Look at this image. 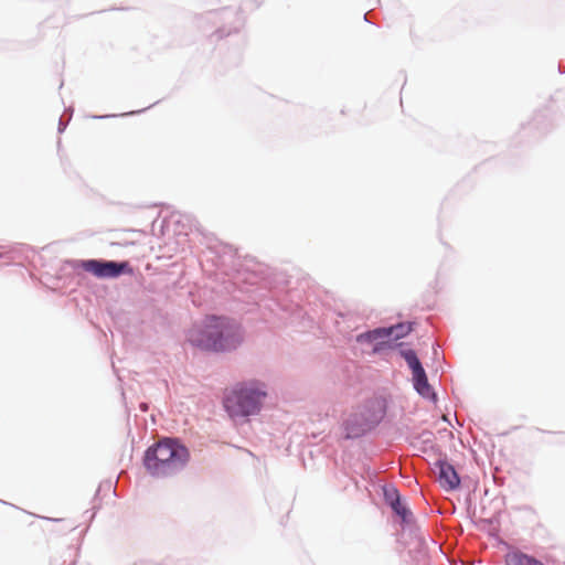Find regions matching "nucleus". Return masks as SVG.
Here are the masks:
<instances>
[{"mask_svg":"<svg viewBox=\"0 0 565 565\" xmlns=\"http://www.w3.org/2000/svg\"><path fill=\"white\" fill-rule=\"evenodd\" d=\"M415 390L426 398L435 397L431 386L428 383L425 370L423 366L412 371Z\"/></svg>","mask_w":565,"mask_h":565,"instance_id":"7","label":"nucleus"},{"mask_svg":"<svg viewBox=\"0 0 565 565\" xmlns=\"http://www.w3.org/2000/svg\"><path fill=\"white\" fill-rule=\"evenodd\" d=\"M412 330L411 324L399 323L390 328H377L356 337L358 342H376L374 352L384 345H391L392 342L405 337Z\"/></svg>","mask_w":565,"mask_h":565,"instance_id":"4","label":"nucleus"},{"mask_svg":"<svg viewBox=\"0 0 565 565\" xmlns=\"http://www.w3.org/2000/svg\"><path fill=\"white\" fill-rule=\"evenodd\" d=\"M435 466L438 469V481L444 489L454 490L459 487V476L450 463L438 460Z\"/></svg>","mask_w":565,"mask_h":565,"instance_id":"6","label":"nucleus"},{"mask_svg":"<svg viewBox=\"0 0 565 565\" xmlns=\"http://www.w3.org/2000/svg\"><path fill=\"white\" fill-rule=\"evenodd\" d=\"M243 340L242 327L227 317H206L201 326H195L188 332V341L193 347L211 352L233 351Z\"/></svg>","mask_w":565,"mask_h":565,"instance_id":"1","label":"nucleus"},{"mask_svg":"<svg viewBox=\"0 0 565 565\" xmlns=\"http://www.w3.org/2000/svg\"><path fill=\"white\" fill-rule=\"evenodd\" d=\"M265 390L258 383H242L228 393L224 405L232 418L247 417L259 412Z\"/></svg>","mask_w":565,"mask_h":565,"instance_id":"3","label":"nucleus"},{"mask_svg":"<svg viewBox=\"0 0 565 565\" xmlns=\"http://www.w3.org/2000/svg\"><path fill=\"white\" fill-rule=\"evenodd\" d=\"M412 371L422 366L416 353L413 350H407L402 353Z\"/></svg>","mask_w":565,"mask_h":565,"instance_id":"10","label":"nucleus"},{"mask_svg":"<svg viewBox=\"0 0 565 565\" xmlns=\"http://www.w3.org/2000/svg\"><path fill=\"white\" fill-rule=\"evenodd\" d=\"M81 267L98 278H115L124 273H131L127 262L116 263L97 259L83 260Z\"/></svg>","mask_w":565,"mask_h":565,"instance_id":"5","label":"nucleus"},{"mask_svg":"<svg viewBox=\"0 0 565 565\" xmlns=\"http://www.w3.org/2000/svg\"><path fill=\"white\" fill-rule=\"evenodd\" d=\"M190 459L185 446L173 438H164L145 454L143 463L153 477H168L182 470Z\"/></svg>","mask_w":565,"mask_h":565,"instance_id":"2","label":"nucleus"},{"mask_svg":"<svg viewBox=\"0 0 565 565\" xmlns=\"http://www.w3.org/2000/svg\"><path fill=\"white\" fill-rule=\"evenodd\" d=\"M384 497L390 505L399 504V493L396 488L390 487L384 489Z\"/></svg>","mask_w":565,"mask_h":565,"instance_id":"9","label":"nucleus"},{"mask_svg":"<svg viewBox=\"0 0 565 565\" xmlns=\"http://www.w3.org/2000/svg\"><path fill=\"white\" fill-rule=\"evenodd\" d=\"M507 565H543L541 562L523 553H510L507 555Z\"/></svg>","mask_w":565,"mask_h":565,"instance_id":"8","label":"nucleus"},{"mask_svg":"<svg viewBox=\"0 0 565 565\" xmlns=\"http://www.w3.org/2000/svg\"><path fill=\"white\" fill-rule=\"evenodd\" d=\"M394 512L402 518L403 521H407L409 516V511L406 505L399 500V504L391 505Z\"/></svg>","mask_w":565,"mask_h":565,"instance_id":"11","label":"nucleus"}]
</instances>
